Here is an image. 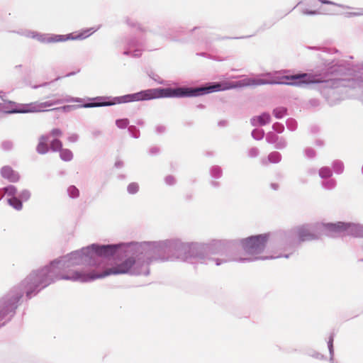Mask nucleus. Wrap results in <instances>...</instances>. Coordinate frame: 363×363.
I'll list each match as a JSON object with an SVG mask.
<instances>
[{
	"label": "nucleus",
	"mask_w": 363,
	"mask_h": 363,
	"mask_svg": "<svg viewBox=\"0 0 363 363\" xmlns=\"http://www.w3.org/2000/svg\"><path fill=\"white\" fill-rule=\"evenodd\" d=\"M69 101H75V102H81L82 101V99H79V98L72 99Z\"/></svg>",
	"instance_id": "nucleus-27"
},
{
	"label": "nucleus",
	"mask_w": 363,
	"mask_h": 363,
	"mask_svg": "<svg viewBox=\"0 0 363 363\" xmlns=\"http://www.w3.org/2000/svg\"><path fill=\"white\" fill-rule=\"evenodd\" d=\"M135 262L134 258L129 257L121 264L107 269L102 274H84L77 271L69 270L66 274H62L57 279L87 281L95 279L103 278L111 274H125L129 272Z\"/></svg>",
	"instance_id": "nucleus-3"
},
{
	"label": "nucleus",
	"mask_w": 363,
	"mask_h": 363,
	"mask_svg": "<svg viewBox=\"0 0 363 363\" xmlns=\"http://www.w3.org/2000/svg\"><path fill=\"white\" fill-rule=\"evenodd\" d=\"M9 203L16 210H21L22 208L21 201L16 197L13 196L8 200Z\"/></svg>",
	"instance_id": "nucleus-15"
},
{
	"label": "nucleus",
	"mask_w": 363,
	"mask_h": 363,
	"mask_svg": "<svg viewBox=\"0 0 363 363\" xmlns=\"http://www.w3.org/2000/svg\"><path fill=\"white\" fill-rule=\"evenodd\" d=\"M73 157L72 152L68 149H62L60 150V158L66 162L70 161Z\"/></svg>",
	"instance_id": "nucleus-14"
},
{
	"label": "nucleus",
	"mask_w": 363,
	"mask_h": 363,
	"mask_svg": "<svg viewBox=\"0 0 363 363\" xmlns=\"http://www.w3.org/2000/svg\"><path fill=\"white\" fill-rule=\"evenodd\" d=\"M4 194L12 196V197L16 194L17 190L14 186H9L3 189Z\"/></svg>",
	"instance_id": "nucleus-18"
},
{
	"label": "nucleus",
	"mask_w": 363,
	"mask_h": 363,
	"mask_svg": "<svg viewBox=\"0 0 363 363\" xmlns=\"http://www.w3.org/2000/svg\"><path fill=\"white\" fill-rule=\"evenodd\" d=\"M270 121V116L269 113H264L260 116H255L252 119L254 125H264Z\"/></svg>",
	"instance_id": "nucleus-12"
},
{
	"label": "nucleus",
	"mask_w": 363,
	"mask_h": 363,
	"mask_svg": "<svg viewBox=\"0 0 363 363\" xmlns=\"http://www.w3.org/2000/svg\"><path fill=\"white\" fill-rule=\"evenodd\" d=\"M116 124L119 128H125L128 124V121L127 119L118 120Z\"/></svg>",
	"instance_id": "nucleus-21"
},
{
	"label": "nucleus",
	"mask_w": 363,
	"mask_h": 363,
	"mask_svg": "<svg viewBox=\"0 0 363 363\" xmlns=\"http://www.w3.org/2000/svg\"><path fill=\"white\" fill-rule=\"evenodd\" d=\"M115 247L113 245H92L91 247H87L85 250L87 253H94L99 256H109L112 255L115 252Z\"/></svg>",
	"instance_id": "nucleus-7"
},
{
	"label": "nucleus",
	"mask_w": 363,
	"mask_h": 363,
	"mask_svg": "<svg viewBox=\"0 0 363 363\" xmlns=\"http://www.w3.org/2000/svg\"><path fill=\"white\" fill-rule=\"evenodd\" d=\"M20 196H21V199H23L24 200H27L30 197V193L28 191H23L21 194Z\"/></svg>",
	"instance_id": "nucleus-25"
},
{
	"label": "nucleus",
	"mask_w": 363,
	"mask_h": 363,
	"mask_svg": "<svg viewBox=\"0 0 363 363\" xmlns=\"http://www.w3.org/2000/svg\"><path fill=\"white\" fill-rule=\"evenodd\" d=\"M357 226L352 223H346L338 222L336 223H330L328 225V229L330 232L334 233H352L355 229Z\"/></svg>",
	"instance_id": "nucleus-6"
},
{
	"label": "nucleus",
	"mask_w": 363,
	"mask_h": 363,
	"mask_svg": "<svg viewBox=\"0 0 363 363\" xmlns=\"http://www.w3.org/2000/svg\"><path fill=\"white\" fill-rule=\"evenodd\" d=\"M138 186L135 184H131L128 186V191L131 194H134L138 191Z\"/></svg>",
	"instance_id": "nucleus-23"
},
{
	"label": "nucleus",
	"mask_w": 363,
	"mask_h": 363,
	"mask_svg": "<svg viewBox=\"0 0 363 363\" xmlns=\"http://www.w3.org/2000/svg\"><path fill=\"white\" fill-rule=\"evenodd\" d=\"M114 104V103L112 102H94V103H86L82 105H67L62 106L60 108H56L57 110H60L64 112H69L73 110H75L78 108H94V107H99V106H111Z\"/></svg>",
	"instance_id": "nucleus-9"
},
{
	"label": "nucleus",
	"mask_w": 363,
	"mask_h": 363,
	"mask_svg": "<svg viewBox=\"0 0 363 363\" xmlns=\"http://www.w3.org/2000/svg\"><path fill=\"white\" fill-rule=\"evenodd\" d=\"M323 80L316 78L309 74H298L294 75H281L278 74L270 77L269 74L263 78H246L231 87L259 86L264 84H287V85H300L301 84L321 83Z\"/></svg>",
	"instance_id": "nucleus-2"
},
{
	"label": "nucleus",
	"mask_w": 363,
	"mask_h": 363,
	"mask_svg": "<svg viewBox=\"0 0 363 363\" xmlns=\"http://www.w3.org/2000/svg\"><path fill=\"white\" fill-rule=\"evenodd\" d=\"M47 274H43L40 277H42V279L40 280V284H43V286L45 287L48 285H49L53 280L52 279L50 278L49 279L47 278Z\"/></svg>",
	"instance_id": "nucleus-20"
},
{
	"label": "nucleus",
	"mask_w": 363,
	"mask_h": 363,
	"mask_svg": "<svg viewBox=\"0 0 363 363\" xmlns=\"http://www.w3.org/2000/svg\"><path fill=\"white\" fill-rule=\"evenodd\" d=\"M60 103V100L56 101H46L40 103H34L29 105L27 109L21 112H40L50 110L49 108L53 105Z\"/></svg>",
	"instance_id": "nucleus-8"
},
{
	"label": "nucleus",
	"mask_w": 363,
	"mask_h": 363,
	"mask_svg": "<svg viewBox=\"0 0 363 363\" xmlns=\"http://www.w3.org/2000/svg\"><path fill=\"white\" fill-rule=\"evenodd\" d=\"M95 32L94 28H88L85 30H82L81 31L69 33L67 35H55L53 36L49 37L47 39V42L48 43H58V42H64L69 40H83L91 35L92 33Z\"/></svg>",
	"instance_id": "nucleus-5"
},
{
	"label": "nucleus",
	"mask_w": 363,
	"mask_h": 363,
	"mask_svg": "<svg viewBox=\"0 0 363 363\" xmlns=\"http://www.w3.org/2000/svg\"><path fill=\"white\" fill-rule=\"evenodd\" d=\"M284 110L282 108H279V109L277 108L274 111V113L275 116L278 118H281L282 116L284 115Z\"/></svg>",
	"instance_id": "nucleus-22"
},
{
	"label": "nucleus",
	"mask_w": 363,
	"mask_h": 363,
	"mask_svg": "<svg viewBox=\"0 0 363 363\" xmlns=\"http://www.w3.org/2000/svg\"><path fill=\"white\" fill-rule=\"evenodd\" d=\"M48 137L45 135H42L39 139V143L37 146V151L40 154H45L48 151Z\"/></svg>",
	"instance_id": "nucleus-13"
},
{
	"label": "nucleus",
	"mask_w": 363,
	"mask_h": 363,
	"mask_svg": "<svg viewBox=\"0 0 363 363\" xmlns=\"http://www.w3.org/2000/svg\"><path fill=\"white\" fill-rule=\"evenodd\" d=\"M303 13L304 14H311V15H313V14H316L317 13V11L315 10H303Z\"/></svg>",
	"instance_id": "nucleus-26"
},
{
	"label": "nucleus",
	"mask_w": 363,
	"mask_h": 363,
	"mask_svg": "<svg viewBox=\"0 0 363 363\" xmlns=\"http://www.w3.org/2000/svg\"><path fill=\"white\" fill-rule=\"evenodd\" d=\"M320 174L322 177H327L330 176V172L328 169H321Z\"/></svg>",
	"instance_id": "nucleus-24"
},
{
	"label": "nucleus",
	"mask_w": 363,
	"mask_h": 363,
	"mask_svg": "<svg viewBox=\"0 0 363 363\" xmlns=\"http://www.w3.org/2000/svg\"><path fill=\"white\" fill-rule=\"evenodd\" d=\"M296 233L301 241L310 240L315 238L314 235L304 226L298 228Z\"/></svg>",
	"instance_id": "nucleus-11"
},
{
	"label": "nucleus",
	"mask_w": 363,
	"mask_h": 363,
	"mask_svg": "<svg viewBox=\"0 0 363 363\" xmlns=\"http://www.w3.org/2000/svg\"><path fill=\"white\" fill-rule=\"evenodd\" d=\"M79 254H74V255H72V257H73L74 259H77V257H79Z\"/></svg>",
	"instance_id": "nucleus-28"
},
{
	"label": "nucleus",
	"mask_w": 363,
	"mask_h": 363,
	"mask_svg": "<svg viewBox=\"0 0 363 363\" xmlns=\"http://www.w3.org/2000/svg\"><path fill=\"white\" fill-rule=\"evenodd\" d=\"M30 294V291H27V296H29Z\"/></svg>",
	"instance_id": "nucleus-29"
},
{
	"label": "nucleus",
	"mask_w": 363,
	"mask_h": 363,
	"mask_svg": "<svg viewBox=\"0 0 363 363\" xmlns=\"http://www.w3.org/2000/svg\"><path fill=\"white\" fill-rule=\"evenodd\" d=\"M67 191H68V194H69V196L72 198H77L79 196V191L74 186H70L68 188Z\"/></svg>",
	"instance_id": "nucleus-17"
},
{
	"label": "nucleus",
	"mask_w": 363,
	"mask_h": 363,
	"mask_svg": "<svg viewBox=\"0 0 363 363\" xmlns=\"http://www.w3.org/2000/svg\"><path fill=\"white\" fill-rule=\"evenodd\" d=\"M1 176L10 182H16L19 180V175L11 167L4 166L1 170Z\"/></svg>",
	"instance_id": "nucleus-10"
},
{
	"label": "nucleus",
	"mask_w": 363,
	"mask_h": 363,
	"mask_svg": "<svg viewBox=\"0 0 363 363\" xmlns=\"http://www.w3.org/2000/svg\"><path fill=\"white\" fill-rule=\"evenodd\" d=\"M267 240L268 237L267 235L250 237L245 239L242 242L244 250L250 255L260 254L264 250Z\"/></svg>",
	"instance_id": "nucleus-4"
},
{
	"label": "nucleus",
	"mask_w": 363,
	"mask_h": 363,
	"mask_svg": "<svg viewBox=\"0 0 363 363\" xmlns=\"http://www.w3.org/2000/svg\"><path fill=\"white\" fill-rule=\"evenodd\" d=\"M62 134L63 133L62 130L60 128H53L50 133V135L54 139H57V138L61 137Z\"/></svg>",
	"instance_id": "nucleus-19"
},
{
	"label": "nucleus",
	"mask_w": 363,
	"mask_h": 363,
	"mask_svg": "<svg viewBox=\"0 0 363 363\" xmlns=\"http://www.w3.org/2000/svg\"><path fill=\"white\" fill-rule=\"evenodd\" d=\"M62 146V142L58 139H53L50 143V147L53 151L61 150Z\"/></svg>",
	"instance_id": "nucleus-16"
},
{
	"label": "nucleus",
	"mask_w": 363,
	"mask_h": 363,
	"mask_svg": "<svg viewBox=\"0 0 363 363\" xmlns=\"http://www.w3.org/2000/svg\"><path fill=\"white\" fill-rule=\"evenodd\" d=\"M220 85L216 84L206 88H156L141 91L135 94L125 95L121 97V102L127 103L132 101H146L159 98H172L195 96L212 91L220 90Z\"/></svg>",
	"instance_id": "nucleus-1"
}]
</instances>
